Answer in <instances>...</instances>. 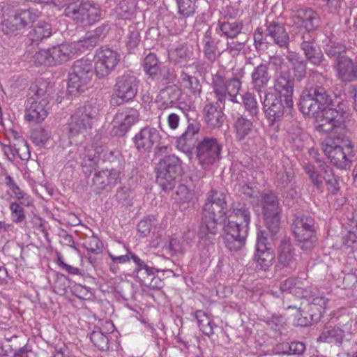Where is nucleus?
<instances>
[{"label": "nucleus", "mask_w": 357, "mask_h": 357, "mask_svg": "<svg viewBox=\"0 0 357 357\" xmlns=\"http://www.w3.org/2000/svg\"><path fill=\"white\" fill-rule=\"evenodd\" d=\"M342 144H337L335 142L322 144V149L331 162L337 168L347 169L352 163L353 146L349 139H343Z\"/></svg>", "instance_id": "9"}, {"label": "nucleus", "mask_w": 357, "mask_h": 357, "mask_svg": "<svg viewBox=\"0 0 357 357\" xmlns=\"http://www.w3.org/2000/svg\"><path fill=\"white\" fill-rule=\"evenodd\" d=\"M132 260L135 264L136 267L135 272L139 273L141 271L144 270L147 275H153V269L149 266L142 259H141L135 253H130Z\"/></svg>", "instance_id": "64"}, {"label": "nucleus", "mask_w": 357, "mask_h": 357, "mask_svg": "<svg viewBox=\"0 0 357 357\" xmlns=\"http://www.w3.org/2000/svg\"><path fill=\"white\" fill-rule=\"evenodd\" d=\"M49 84L43 79L34 82L29 88L30 98L29 100H40L47 99L49 100Z\"/></svg>", "instance_id": "38"}, {"label": "nucleus", "mask_w": 357, "mask_h": 357, "mask_svg": "<svg viewBox=\"0 0 357 357\" xmlns=\"http://www.w3.org/2000/svg\"><path fill=\"white\" fill-rule=\"evenodd\" d=\"M142 66L145 73L152 79L158 78L160 71V65L159 61L155 54L151 52L149 53L144 59Z\"/></svg>", "instance_id": "45"}, {"label": "nucleus", "mask_w": 357, "mask_h": 357, "mask_svg": "<svg viewBox=\"0 0 357 357\" xmlns=\"http://www.w3.org/2000/svg\"><path fill=\"white\" fill-rule=\"evenodd\" d=\"M100 155V151L93 146H85L84 153H80L82 167L88 168L89 172L95 169L98 165Z\"/></svg>", "instance_id": "35"}, {"label": "nucleus", "mask_w": 357, "mask_h": 357, "mask_svg": "<svg viewBox=\"0 0 357 357\" xmlns=\"http://www.w3.org/2000/svg\"><path fill=\"white\" fill-rule=\"evenodd\" d=\"M222 145L214 137H204L197 145V158L202 166H209L220 158Z\"/></svg>", "instance_id": "13"}, {"label": "nucleus", "mask_w": 357, "mask_h": 357, "mask_svg": "<svg viewBox=\"0 0 357 357\" xmlns=\"http://www.w3.org/2000/svg\"><path fill=\"white\" fill-rule=\"evenodd\" d=\"M335 70L338 78L344 82H350L357 79V63L347 56L339 58Z\"/></svg>", "instance_id": "25"}, {"label": "nucleus", "mask_w": 357, "mask_h": 357, "mask_svg": "<svg viewBox=\"0 0 357 357\" xmlns=\"http://www.w3.org/2000/svg\"><path fill=\"white\" fill-rule=\"evenodd\" d=\"M301 49L306 59L314 66H320L324 60V54L317 42L303 46Z\"/></svg>", "instance_id": "37"}, {"label": "nucleus", "mask_w": 357, "mask_h": 357, "mask_svg": "<svg viewBox=\"0 0 357 357\" xmlns=\"http://www.w3.org/2000/svg\"><path fill=\"white\" fill-rule=\"evenodd\" d=\"M139 112L132 107H127L118 112L114 119L115 134L119 136L124 135L139 121Z\"/></svg>", "instance_id": "17"}, {"label": "nucleus", "mask_w": 357, "mask_h": 357, "mask_svg": "<svg viewBox=\"0 0 357 357\" xmlns=\"http://www.w3.org/2000/svg\"><path fill=\"white\" fill-rule=\"evenodd\" d=\"M346 50V47L340 42H336L332 40H330L328 43L326 44L325 51L326 54L330 57L333 59L340 58L342 56L341 54L344 52Z\"/></svg>", "instance_id": "56"}, {"label": "nucleus", "mask_w": 357, "mask_h": 357, "mask_svg": "<svg viewBox=\"0 0 357 357\" xmlns=\"http://www.w3.org/2000/svg\"><path fill=\"white\" fill-rule=\"evenodd\" d=\"M181 94V90L176 85H169L162 89L157 96L160 108L165 109L172 107Z\"/></svg>", "instance_id": "28"}, {"label": "nucleus", "mask_w": 357, "mask_h": 357, "mask_svg": "<svg viewBox=\"0 0 357 357\" xmlns=\"http://www.w3.org/2000/svg\"><path fill=\"white\" fill-rule=\"evenodd\" d=\"M264 216L266 227L273 234H276L280 229V213L264 215Z\"/></svg>", "instance_id": "59"}, {"label": "nucleus", "mask_w": 357, "mask_h": 357, "mask_svg": "<svg viewBox=\"0 0 357 357\" xmlns=\"http://www.w3.org/2000/svg\"><path fill=\"white\" fill-rule=\"evenodd\" d=\"M319 167L321 172L324 173L323 178L326 182L328 190L332 194H335L339 189V184L333 170L324 162H320Z\"/></svg>", "instance_id": "44"}, {"label": "nucleus", "mask_w": 357, "mask_h": 357, "mask_svg": "<svg viewBox=\"0 0 357 357\" xmlns=\"http://www.w3.org/2000/svg\"><path fill=\"white\" fill-rule=\"evenodd\" d=\"M37 14L31 10H22L17 13L13 19L20 30L25 29L26 26L32 24L37 19Z\"/></svg>", "instance_id": "46"}, {"label": "nucleus", "mask_w": 357, "mask_h": 357, "mask_svg": "<svg viewBox=\"0 0 357 357\" xmlns=\"http://www.w3.org/2000/svg\"><path fill=\"white\" fill-rule=\"evenodd\" d=\"M53 65L61 64L68 61L74 54V50L68 43H63L50 49Z\"/></svg>", "instance_id": "31"}, {"label": "nucleus", "mask_w": 357, "mask_h": 357, "mask_svg": "<svg viewBox=\"0 0 357 357\" xmlns=\"http://www.w3.org/2000/svg\"><path fill=\"white\" fill-rule=\"evenodd\" d=\"M231 117L236 140L242 142L252 132L255 128L253 122L244 114H235Z\"/></svg>", "instance_id": "24"}, {"label": "nucleus", "mask_w": 357, "mask_h": 357, "mask_svg": "<svg viewBox=\"0 0 357 357\" xmlns=\"http://www.w3.org/2000/svg\"><path fill=\"white\" fill-rule=\"evenodd\" d=\"M157 167L163 170L167 174L179 177L182 174V161L175 155H168L160 159Z\"/></svg>", "instance_id": "29"}, {"label": "nucleus", "mask_w": 357, "mask_h": 357, "mask_svg": "<svg viewBox=\"0 0 357 357\" xmlns=\"http://www.w3.org/2000/svg\"><path fill=\"white\" fill-rule=\"evenodd\" d=\"M119 57L116 52L109 48L100 50L96 54L94 66L96 75L99 77L107 76L116 66Z\"/></svg>", "instance_id": "14"}, {"label": "nucleus", "mask_w": 357, "mask_h": 357, "mask_svg": "<svg viewBox=\"0 0 357 357\" xmlns=\"http://www.w3.org/2000/svg\"><path fill=\"white\" fill-rule=\"evenodd\" d=\"M93 61L82 58L77 60L69 73L68 88L71 93L84 91L93 77Z\"/></svg>", "instance_id": "7"}, {"label": "nucleus", "mask_w": 357, "mask_h": 357, "mask_svg": "<svg viewBox=\"0 0 357 357\" xmlns=\"http://www.w3.org/2000/svg\"><path fill=\"white\" fill-rule=\"evenodd\" d=\"M98 113V107L94 102H85L74 110L68 120L66 128L71 144L75 137L92 128Z\"/></svg>", "instance_id": "4"}, {"label": "nucleus", "mask_w": 357, "mask_h": 357, "mask_svg": "<svg viewBox=\"0 0 357 357\" xmlns=\"http://www.w3.org/2000/svg\"><path fill=\"white\" fill-rule=\"evenodd\" d=\"M65 15L73 20L90 24L100 18V9L89 2H84L79 5L70 4L64 10Z\"/></svg>", "instance_id": "11"}, {"label": "nucleus", "mask_w": 357, "mask_h": 357, "mask_svg": "<svg viewBox=\"0 0 357 357\" xmlns=\"http://www.w3.org/2000/svg\"><path fill=\"white\" fill-rule=\"evenodd\" d=\"M243 105L252 118H257L259 114V108L256 96L251 92H246L242 96Z\"/></svg>", "instance_id": "47"}, {"label": "nucleus", "mask_w": 357, "mask_h": 357, "mask_svg": "<svg viewBox=\"0 0 357 357\" xmlns=\"http://www.w3.org/2000/svg\"><path fill=\"white\" fill-rule=\"evenodd\" d=\"M291 308H296L298 310V314L295 316V318L294 319V325L301 327H306L310 326L312 322H316L314 320L312 319V317L310 315H308L307 313L303 312V305H301V306L299 307H298L297 305H289L287 307V309Z\"/></svg>", "instance_id": "54"}, {"label": "nucleus", "mask_w": 357, "mask_h": 357, "mask_svg": "<svg viewBox=\"0 0 357 357\" xmlns=\"http://www.w3.org/2000/svg\"><path fill=\"white\" fill-rule=\"evenodd\" d=\"M292 230L296 238L302 243V250L307 251L314 246L317 236L315 221L312 216L305 214L296 216Z\"/></svg>", "instance_id": "10"}, {"label": "nucleus", "mask_w": 357, "mask_h": 357, "mask_svg": "<svg viewBox=\"0 0 357 357\" xmlns=\"http://www.w3.org/2000/svg\"><path fill=\"white\" fill-rule=\"evenodd\" d=\"M194 317L197 319L198 326L204 335L210 337L213 334V329L216 326L205 312L197 310L194 313Z\"/></svg>", "instance_id": "39"}, {"label": "nucleus", "mask_w": 357, "mask_h": 357, "mask_svg": "<svg viewBox=\"0 0 357 357\" xmlns=\"http://www.w3.org/2000/svg\"><path fill=\"white\" fill-rule=\"evenodd\" d=\"M331 103L332 99L326 89L317 85L303 91L298 105L301 112L309 116L323 112L319 127L324 132H330L334 128L340 127L349 114L348 110L340 106L338 109L328 107Z\"/></svg>", "instance_id": "2"}, {"label": "nucleus", "mask_w": 357, "mask_h": 357, "mask_svg": "<svg viewBox=\"0 0 357 357\" xmlns=\"http://www.w3.org/2000/svg\"><path fill=\"white\" fill-rule=\"evenodd\" d=\"M269 65L274 69L276 75H279L282 71H290L284 59L281 56H271Z\"/></svg>", "instance_id": "63"}, {"label": "nucleus", "mask_w": 357, "mask_h": 357, "mask_svg": "<svg viewBox=\"0 0 357 357\" xmlns=\"http://www.w3.org/2000/svg\"><path fill=\"white\" fill-rule=\"evenodd\" d=\"M203 52L204 56L209 61H213L217 57V46L210 33L206 32L203 38Z\"/></svg>", "instance_id": "53"}, {"label": "nucleus", "mask_w": 357, "mask_h": 357, "mask_svg": "<svg viewBox=\"0 0 357 357\" xmlns=\"http://www.w3.org/2000/svg\"><path fill=\"white\" fill-rule=\"evenodd\" d=\"M227 202L225 195L215 190L207 194L206 202L203 207L202 222L206 224L211 231L218 227V222L226 214Z\"/></svg>", "instance_id": "5"}, {"label": "nucleus", "mask_w": 357, "mask_h": 357, "mask_svg": "<svg viewBox=\"0 0 357 357\" xmlns=\"http://www.w3.org/2000/svg\"><path fill=\"white\" fill-rule=\"evenodd\" d=\"M308 283L299 278H289L280 283L282 293L292 294L297 297L306 298L308 294Z\"/></svg>", "instance_id": "26"}, {"label": "nucleus", "mask_w": 357, "mask_h": 357, "mask_svg": "<svg viewBox=\"0 0 357 357\" xmlns=\"http://www.w3.org/2000/svg\"><path fill=\"white\" fill-rule=\"evenodd\" d=\"M296 17L302 24L301 29L315 30L320 26V17L312 9H301L297 12Z\"/></svg>", "instance_id": "30"}, {"label": "nucleus", "mask_w": 357, "mask_h": 357, "mask_svg": "<svg viewBox=\"0 0 357 357\" xmlns=\"http://www.w3.org/2000/svg\"><path fill=\"white\" fill-rule=\"evenodd\" d=\"M90 340L99 350L105 351L109 348L107 336L100 330L93 331L90 334Z\"/></svg>", "instance_id": "55"}, {"label": "nucleus", "mask_w": 357, "mask_h": 357, "mask_svg": "<svg viewBox=\"0 0 357 357\" xmlns=\"http://www.w3.org/2000/svg\"><path fill=\"white\" fill-rule=\"evenodd\" d=\"M121 172L116 169H102L96 172L93 178V190L97 194L113 188L120 181Z\"/></svg>", "instance_id": "16"}, {"label": "nucleus", "mask_w": 357, "mask_h": 357, "mask_svg": "<svg viewBox=\"0 0 357 357\" xmlns=\"http://www.w3.org/2000/svg\"><path fill=\"white\" fill-rule=\"evenodd\" d=\"M181 84L184 89H187L194 96H199L202 91V85L199 79L188 73L182 71L180 76Z\"/></svg>", "instance_id": "40"}, {"label": "nucleus", "mask_w": 357, "mask_h": 357, "mask_svg": "<svg viewBox=\"0 0 357 357\" xmlns=\"http://www.w3.org/2000/svg\"><path fill=\"white\" fill-rule=\"evenodd\" d=\"M263 110L268 121L273 124L279 122L285 116H290L294 109V100L266 92L262 101Z\"/></svg>", "instance_id": "6"}, {"label": "nucleus", "mask_w": 357, "mask_h": 357, "mask_svg": "<svg viewBox=\"0 0 357 357\" xmlns=\"http://www.w3.org/2000/svg\"><path fill=\"white\" fill-rule=\"evenodd\" d=\"M266 20V27L267 35L270 36L273 43L282 48H288L289 44V36L286 31L284 25L278 20Z\"/></svg>", "instance_id": "20"}, {"label": "nucleus", "mask_w": 357, "mask_h": 357, "mask_svg": "<svg viewBox=\"0 0 357 357\" xmlns=\"http://www.w3.org/2000/svg\"><path fill=\"white\" fill-rule=\"evenodd\" d=\"M275 259L274 253L270 250L256 252L255 261L257 267L263 271H267L272 266Z\"/></svg>", "instance_id": "48"}, {"label": "nucleus", "mask_w": 357, "mask_h": 357, "mask_svg": "<svg viewBox=\"0 0 357 357\" xmlns=\"http://www.w3.org/2000/svg\"><path fill=\"white\" fill-rule=\"evenodd\" d=\"M271 75L267 63H261L255 66L251 73V84L258 93L264 91L271 81Z\"/></svg>", "instance_id": "23"}, {"label": "nucleus", "mask_w": 357, "mask_h": 357, "mask_svg": "<svg viewBox=\"0 0 357 357\" xmlns=\"http://www.w3.org/2000/svg\"><path fill=\"white\" fill-rule=\"evenodd\" d=\"M50 55V49L40 50L33 56V61L38 65L54 66Z\"/></svg>", "instance_id": "60"}, {"label": "nucleus", "mask_w": 357, "mask_h": 357, "mask_svg": "<svg viewBox=\"0 0 357 357\" xmlns=\"http://www.w3.org/2000/svg\"><path fill=\"white\" fill-rule=\"evenodd\" d=\"M278 260L283 267H291L296 260L295 248L289 238L281 240L278 248Z\"/></svg>", "instance_id": "27"}, {"label": "nucleus", "mask_w": 357, "mask_h": 357, "mask_svg": "<svg viewBox=\"0 0 357 357\" xmlns=\"http://www.w3.org/2000/svg\"><path fill=\"white\" fill-rule=\"evenodd\" d=\"M109 29L107 24H102L92 31L87 32L84 38L85 43H89L91 46H95L99 39L105 37Z\"/></svg>", "instance_id": "51"}, {"label": "nucleus", "mask_w": 357, "mask_h": 357, "mask_svg": "<svg viewBox=\"0 0 357 357\" xmlns=\"http://www.w3.org/2000/svg\"><path fill=\"white\" fill-rule=\"evenodd\" d=\"M206 224H200L198 231V236L199 238L198 248L201 252L202 257H208L214 251V238L216 234L218 227H215L214 231L208 229Z\"/></svg>", "instance_id": "22"}, {"label": "nucleus", "mask_w": 357, "mask_h": 357, "mask_svg": "<svg viewBox=\"0 0 357 357\" xmlns=\"http://www.w3.org/2000/svg\"><path fill=\"white\" fill-rule=\"evenodd\" d=\"M182 105L183 103L181 102L178 107L188 119V126L185 131L176 137V148L190 158L197 144L200 124L196 120L190 118V113L195 114V111L192 109L191 107L188 106V108H185L182 107Z\"/></svg>", "instance_id": "8"}, {"label": "nucleus", "mask_w": 357, "mask_h": 357, "mask_svg": "<svg viewBox=\"0 0 357 357\" xmlns=\"http://www.w3.org/2000/svg\"><path fill=\"white\" fill-rule=\"evenodd\" d=\"M250 222V212L245 206L234 208L224 223V243L231 251H238L245 245Z\"/></svg>", "instance_id": "3"}, {"label": "nucleus", "mask_w": 357, "mask_h": 357, "mask_svg": "<svg viewBox=\"0 0 357 357\" xmlns=\"http://www.w3.org/2000/svg\"><path fill=\"white\" fill-rule=\"evenodd\" d=\"M243 28V23L242 21H225L219 20L218 22V29L224 36L229 38H235L241 33Z\"/></svg>", "instance_id": "33"}, {"label": "nucleus", "mask_w": 357, "mask_h": 357, "mask_svg": "<svg viewBox=\"0 0 357 357\" xmlns=\"http://www.w3.org/2000/svg\"><path fill=\"white\" fill-rule=\"evenodd\" d=\"M5 183L15 195V197L19 201L18 202L26 206L31 204L29 195L20 188L10 175H6Z\"/></svg>", "instance_id": "42"}, {"label": "nucleus", "mask_w": 357, "mask_h": 357, "mask_svg": "<svg viewBox=\"0 0 357 357\" xmlns=\"http://www.w3.org/2000/svg\"><path fill=\"white\" fill-rule=\"evenodd\" d=\"M274 91L272 93L285 98V100H293L294 91V79L290 71H282L274 79Z\"/></svg>", "instance_id": "19"}, {"label": "nucleus", "mask_w": 357, "mask_h": 357, "mask_svg": "<svg viewBox=\"0 0 357 357\" xmlns=\"http://www.w3.org/2000/svg\"><path fill=\"white\" fill-rule=\"evenodd\" d=\"M84 246L91 253L98 255L102 252V243L96 236H92L86 239Z\"/></svg>", "instance_id": "61"}, {"label": "nucleus", "mask_w": 357, "mask_h": 357, "mask_svg": "<svg viewBox=\"0 0 357 357\" xmlns=\"http://www.w3.org/2000/svg\"><path fill=\"white\" fill-rule=\"evenodd\" d=\"M52 33V25L48 22L40 21L29 31L28 36L33 43H38L50 38Z\"/></svg>", "instance_id": "36"}, {"label": "nucleus", "mask_w": 357, "mask_h": 357, "mask_svg": "<svg viewBox=\"0 0 357 357\" xmlns=\"http://www.w3.org/2000/svg\"><path fill=\"white\" fill-rule=\"evenodd\" d=\"M139 82L136 76L124 73L116 77L114 94L123 102L132 101L138 93Z\"/></svg>", "instance_id": "12"}, {"label": "nucleus", "mask_w": 357, "mask_h": 357, "mask_svg": "<svg viewBox=\"0 0 357 357\" xmlns=\"http://www.w3.org/2000/svg\"><path fill=\"white\" fill-rule=\"evenodd\" d=\"M245 72L239 69L237 75L229 77L225 70L212 75L211 87L216 102L207 103L204 109V119L208 127L220 128L224 123L222 109L227 102L239 103L237 96L242 86L241 79Z\"/></svg>", "instance_id": "1"}, {"label": "nucleus", "mask_w": 357, "mask_h": 357, "mask_svg": "<svg viewBox=\"0 0 357 357\" xmlns=\"http://www.w3.org/2000/svg\"><path fill=\"white\" fill-rule=\"evenodd\" d=\"M293 38L296 43H299L301 48L317 42V35L314 33V30L299 28V30L295 33Z\"/></svg>", "instance_id": "50"}, {"label": "nucleus", "mask_w": 357, "mask_h": 357, "mask_svg": "<svg viewBox=\"0 0 357 357\" xmlns=\"http://www.w3.org/2000/svg\"><path fill=\"white\" fill-rule=\"evenodd\" d=\"M287 59L291 63L294 72V79L301 81L307 73V63L305 60L299 55V54L290 52L287 56Z\"/></svg>", "instance_id": "32"}, {"label": "nucleus", "mask_w": 357, "mask_h": 357, "mask_svg": "<svg viewBox=\"0 0 357 357\" xmlns=\"http://www.w3.org/2000/svg\"><path fill=\"white\" fill-rule=\"evenodd\" d=\"M156 183L160 186L163 191L169 192L172 190L178 183V178L167 174V172L156 167Z\"/></svg>", "instance_id": "41"}, {"label": "nucleus", "mask_w": 357, "mask_h": 357, "mask_svg": "<svg viewBox=\"0 0 357 357\" xmlns=\"http://www.w3.org/2000/svg\"><path fill=\"white\" fill-rule=\"evenodd\" d=\"M24 204L15 201L10 204L9 210L10 211V218L13 222L21 224L26 220V213L23 207Z\"/></svg>", "instance_id": "52"}, {"label": "nucleus", "mask_w": 357, "mask_h": 357, "mask_svg": "<svg viewBox=\"0 0 357 357\" xmlns=\"http://www.w3.org/2000/svg\"><path fill=\"white\" fill-rule=\"evenodd\" d=\"M344 332L340 328L330 327L326 328L319 337L318 341L327 343H341Z\"/></svg>", "instance_id": "43"}, {"label": "nucleus", "mask_w": 357, "mask_h": 357, "mask_svg": "<svg viewBox=\"0 0 357 357\" xmlns=\"http://www.w3.org/2000/svg\"><path fill=\"white\" fill-rule=\"evenodd\" d=\"M257 200L259 205L262 208L264 215L280 213L279 202L274 194H260Z\"/></svg>", "instance_id": "34"}, {"label": "nucleus", "mask_w": 357, "mask_h": 357, "mask_svg": "<svg viewBox=\"0 0 357 357\" xmlns=\"http://www.w3.org/2000/svg\"><path fill=\"white\" fill-rule=\"evenodd\" d=\"M304 301L301 303L303 306V312H306L313 320L318 322L322 317L328 303V299L324 296H314L310 295L308 289V294L306 298H302Z\"/></svg>", "instance_id": "18"}, {"label": "nucleus", "mask_w": 357, "mask_h": 357, "mask_svg": "<svg viewBox=\"0 0 357 357\" xmlns=\"http://www.w3.org/2000/svg\"><path fill=\"white\" fill-rule=\"evenodd\" d=\"M13 17L3 20L0 24V30L8 37L16 36L21 33L17 24L14 22Z\"/></svg>", "instance_id": "57"}, {"label": "nucleus", "mask_w": 357, "mask_h": 357, "mask_svg": "<svg viewBox=\"0 0 357 357\" xmlns=\"http://www.w3.org/2000/svg\"><path fill=\"white\" fill-rule=\"evenodd\" d=\"M161 139L159 131L153 127L142 128L133 137L135 148L140 152H150Z\"/></svg>", "instance_id": "15"}, {"label": "nucleus", "mask_w": 357, "mask_h": 357, "mask_svg": "<svg viewBox=\"0 0 357 357\" xmlns=\"http://www.w3.org/2000/svg\"><path fill=\"white\" fill-rule=\"evenodd\" d=\"M306 174L309 176L312 184L319 190L323 188L322 176L316 171L315 167L310 163L303 165Z\"/></svg>", "instance_id": "58"}, {"label": "nucleus", "mask_w": 357, "mask_h": 357, "mask_svg": "<svg viewBox=\"0 0 357 357\" xmlns=\"http://www.w3.org/2000/svg\"><path fill=\"white\" fill-rule=\"evenodd\" d=\"M178 13L183 17H188L194 14L195 5L191 0H176Z\"/></svg>", "instance_id": "62"}, {"label": "nucleus", "mask_w": 357, "mask_h": 357, "mask_svg": "<svg viewBox=\"0 0 357 357\" xmlns=\"http://www.w3.org/2000/svg\"><path fill=\"white\" fill-rule=\"evenodd\" d=\"M136 6L135 0H122L118 3L116 11L119 17L129 19L135 14Z\"/></svg>", "instance_id": "49"}, {"label": "nucleus", "mask_w": 357, "mask_h": 357, "mask_svg": "<svg viewBox=\"0 0 357 357\" xmlns=\"http://www.w3.org/2000/svg\"><path fill=\"white\" fill-rule=\"evenodd\" d=\"M49 100H29L25 109V119L28 121L38 123L43 121L48 114Z\"/></svg>", "instance_id": "21"}]
</instances>
